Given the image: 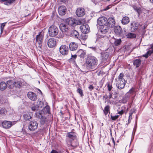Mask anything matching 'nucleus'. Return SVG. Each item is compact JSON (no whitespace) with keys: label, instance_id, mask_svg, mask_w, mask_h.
Listing matches in <instances>:
<instances>
[{"label":"nucleus","instance_id":"1","mask_svg":"<svg viewBox=\"0 0 153 153\" xmlns=\"http://www.w3.org/2000/svg\"><path fill=\"white\" fill-rule=\"evenodd\" d=\"M98 61L95 57L88 56L85 59V65L89 69H94L97 65Z\"/></svg>","mask_w":153,"mask_h":153},{"label":"nucleus","instance_id":"2","mask_svg":"<svg viewBox=\"0 0 153 153\" xmlns=\"http://www.w3.org/2000/svg\"><path fill=\"white\" fill-rule=\"evenodd\" d=\"M58 28L54 25L50 26L48 28V34L50 36L54 37L58 34Z\"/></svg>","mask_w":153,"mask_h":153},{"label":"nucleus","instance_id":"3","mask_svg":"<svg viewBox=\"0 0 153 153\" xmlns=\"http://www.w3.org/2000/svg\"><path fill=\"white\" fill-rule=\"evenodd\" d=\"M82 21L83 20H75L74 19L72 18H69L66 19V23L71 26H75L77 25H79L81 24Z\"/></svg>","mask_w":153,"mask_h":153},{"label":"nucleus","instance_id":"4","mask_svg":"<svg viewBox=\"0 0 153 153\" xmlns=\"http://www.w3.org/2000/svg\"><path fill=\"white\" fill-rule=\"evenodd\" d=\"M70 27L63 23L59 25L60 29L62 32H65L68 34L72 33V30Z\"/></svg>","mask_w":153,"mask_h":153},{"label":"nucleus","instance_id":"5","mask_svg":"<svg viewBox=\"0 0 153 153\" xmlns=\"http://www.w3.org/2000/svg\"><path fill=\"white\" fill-rule=\"evenodd\" d=\"M38 126L36 121L33 120L30 122L29 123L28 127L29 129L32 131H33L37 129Z\"/></svg>","mask_w":153,"mask_h":153},{"label":"nucleus","instance_id":"6","mask_svg":"<svg viewBox=\"0 0 153 153\" xmlns=\"http://www.w3.org/2000/svg\"><path fill=\"white\" fill-rule=\"evenodd\" d=\"M43 40V35L41 33H40L37 35L36 37V42L38 43V45L37 44V46L39 49H41L42 46V43Z\"/></svg>","mask_w":153,"mask_h":153},{"label":"nucleus","instance_id":"7","mask_svg":"<svg viewBox=\"0 0 153 153\" xmlns=\"http://www.w3.org/2000/svg\"><path fill=\"white\" fill-rule=\"evenodd\" d=\"M126 82L125 79H123V80H116V86L118 89H121L124 87Z\"/></svg>","mask_w":153,"mask_h":153},{"label":"nucleus","instance_id":"8","mask_svg":"<svg viewBox=\"0 0 153 153\" xmlns=\"http://www.w3.org/2000/svg\"><path fill=\"white\" fill-rule=\"evenodd\" d=\"M60 53L63 55H67L68 52V46L65 45H62L59 48Z\"/></svg>","mask_w":153,"mask_h":153},{"label":"nucleus","instance_id":"9","mask_svg":"<svg viewBox=\"0 0 153 153\" xmlns=\"http://www.w3.org/2000/svg\"><path fill=\"white\" fill-rule=\"evenodd\" d=\"M80 29L82 33H87L89 32L90 27L87 24L83 25L80 27Z\"/></svg>","mask_w":153,"mask_h":153},{"label":"nucleus","instance_id":"10","mask_svg":"<svg viewBox=\"0 0 153 153\" xmlns=\"http://www.w3.org/2000/svg\"><path fill=\"white\" fill-rule=\"evenodd\" d=\"M97 22L98 24L101 26L108 24L107 19L104 17L99 18L97 19Z\"/></svg>","mask_w":153,"mask_h":153},{"label":"nucleus","instance_id":"11","mask_svg":"<svg viewBox=\"0 0 153 153\" xmlns=\"http://www.w3.org/2000/svg\"><path fill=\"white\" fill-rule=\"evenodd\" d=\"M56 43V40L54 38H51L48 40L47 42V45L49 48H52L55 46Z\"/></svg>","mask_w":153,"mask_h":153},{"label":"nucleus","instance_id":"12","mask_svg":"<svg viewBox=\"0 0 153 153\" xmlns=\"http://www.w3.org/2000/svg\"><path fill=\"white\" fill-rule=\"evenodd\" d=\"M76 15L78 17H82L85 14V10L83 8H79L76 12Z\"/></svg>","mask_w":153,"mask_h":153},{"label":"nucleus","instance_id":"13","mask_svg":"<svg viewBox=\"0 0 153 153\" xmlns=\"http://www.w3.org/2000/svg\"><path fill=\"white\" fill-rule=\"evenodd\" d=\"M28 97L29 99L33 101H35L37 99L36 94L33 92L30 91L27 94Z\"/></svg>","mask_w":153,"mask_h":153},{"label":"nucleus","instance_id":"14","mask_svg":"<svg viewBox=\"0 0 153 153\" xmlns=\"http://www.w3.org/2000/svg\"><path fill=\"white\" fill-rule=\"evenodd\" d=\"M139 23L135 22H133L131 23V32H134L136 30L139 26Z\"/></svg>","mask_w":153,"mask_h":153},{"label":"nucleus","instance_id":"15","mask_svg":"<svg viewBox=\"0 0 153 153\" xmlns=\"http://www.w3.org/2000/svg\"><path fill=\"white\" fill-rule=\"evenodd\" d=\"M109 27L108 25V24L101 26L100 29V31L102 34H105L108 32L109 29Z\"/></svg>","mask_w":153,"mask_h":153},{"label":"nucleus","instance_id":"16","mask_svg":"<svg viewBox=\"0 0 153 153\" xmlns=\"http://www.w3.org/2000/svg\"><path fill=\"white\" fill-rule=\"evenodd\" d=\"M66 10V7L64 6H61L58 8V11L59 14L62 16L65 14Z\"/></svg>","mask_w":153,"mask_h":153},{"label":"nucleus","instance_id":"17","mask_svg":"<svg viewBox=\"0 0 153 153\" xmlns=\"http://www.w3.org/2000/svg\"><path fill=\"white\" fill-rule=\"evenodd\" d=\"M1 125L4 128H9L12 126V123L9 121H4L2 123Z\"/></svg>","mask_w":153,"mask_h":153},{"label":"nucleus","instance_id":"18","mask_svg":"<svg viewBox=\"0 0 153 153\" xmlns=\"http://www.w3.org/2000/svg\"><path fill=\"white\" fill-rule=\"evenodd\" d=\"M114 28V32L117 35H121L122 32V29L119 26H114L113 27Z\"/></svg>","mask_w":153,"mask_h":153},{"label":"nucleus","instance_id":"19","mask_svg":"<svg viewBox=\"0 0 153 153\" xmlns=\"http://www.w3.org/2000/svg\"><path fill=\"white\" fill-rule=\"evenodd\" d=\"M108 25L110 27H113L114 26L115 22L114 19L112 17L109 18L107 20Z\"/></svg>","mask_w":153,"mask_h":153},{"label":"nucleus","instance_id":"20","mask_svg":"<svg viewBox=\"0 0 153 153\" xmlns=\"http://www.w3.org/2000/svg\"><path fill=\"white\" fill-rule=\"evenodd\" d=\"M78 46V45L77 43L71 42L69 45V47L70 50L74 51L77 49Z\"/></svg>","mask_w":153,"mask_h":153},{"label":"nucleus","instance_id":"21","mask_svg":"<svg viewBox=\"0 0 153 153\" xmlns=\"http://www.w3.org/2000/svg\"><path fill=\"white\" fill-rule=\"evenodd\" d=\"M153 53V44L151 45L150 48L149 49V50L145 54L143 55V56L146 58H148V56H150Z\"/></svg>","mask_w":153,"mask_h":153},{"label":"nucleus","instance_id":"22","mask_svg":"<svg viewBox=\"0 0 153 153\" xmlns=\"http://www.w3.org/2000/svg\"><path fill=\"white\" fill-rule=\"evenodd\" d=\"M77 54L81 58L85 57L86 54V51L82 49L79 50L77 53Z\"/></svg>","mask_w":153,"mask_h":153},{"label":"nucleus","instance_id":"23","mask_svg":"<svg viewBox=\"0 0 153 153\" xmlns=\"http://www.w3.org/2000/svg\"><path fill=\"white\" fill-rule=\"evenodd\" d=\"M66 137L69 138L74 140L76 138V135L75 133L74 132H69L67 134Z\"/></svg>","mask_w":153,"mask_h":153},{"label":"nucleus","instance_id":"24","mask_svg":"<svg viewBox=\"0 0 153 153\" xmlns=\"http://www.w3.org/2000/svg\"><path fill=\"white\" fill-rule=\"evenodd\" d=\"M14 82L12 80L7 81L6 83L8 88H13L14 87Z\"/></svg>","mask_w":153,"mask_h":153},{"label":"nucleus","instance_id":"25","mask_svg":"<svg viewBox=\"0 0 153 153\" xmlns=\"http://www.w3.org/2000/svg\"><path fill=\"white\" fill-rule=\"evenodd\" d=\"M130 20L129 18L127 16L124 17L121 21V23L123 25H126L129 23Z\"/></svg>","mask_w":153,"mask_h":153},{"label":"nucleus","instance_id":"26","mask_svg":"<svg viewBox=\"0 0 153 153\" xmlns=\"http://www.w3.org/2000/svg\"><path fill=\"white\" fill-rule=\"evenodd\" d=\"M141 62V60L140 59H137L133 61V64L137 68L140 65Z\"/></svg>","mask_w":153,"mask_h":153},{"label":"nucleus","instance_id":"27","mask_svg":"<svg viewBox=\"0 0 153 153\" xmlns=\"http://www.w3.org/2000/svg\"><path fill=\"white\" fill-rule=\"evenodd\" d=\"M7 86V83L4 82H1L0 83V89L1 91L5 89Z\"/></svg>","mask_w":153,"mask_h":153},{"label":"nucleus","instance_id":"28","mask_svg":"<svg viewBox=\"0 0 153 153\" xmlns=\"http://www.w3.org/2000/svg\"><path fill=\"white\" fill-rule=\"evenodd\" d=\"M44 114L42 111H40L36 113V117L39 119H41L44 116Z\"/></svg>","mask_w":153,"mask_h":153},{"label":"nucleus","instance_id":"29","mask_svg":"<svg viewBox=\"0 0 153 153\" xmlns=\"http://www.w3.org/2000/svg\"><path fill=\"white\" fill-rule=\"evenodd\" d=\"M109 56L108 53L106 52L102 54V58L103 60L106 61L108 58Z\"/></svg>","mask_w":153,"mask_h":153},{"label":"nucleus","instance_id":"30","mask_svg":"<svg viewBox=\"0 0 153 153\" xmlns=\"http://www.w3.org/2000/svg\"><path fill=\"white\" fill-rule=\"evenodd\" d=\"M77 57L76 55H71V58L69 60L70 62H72L73 63H75V59Z\"/></svg>","mask_w":153,"mask_h":153},{"label":"nucleus","instance_id":"31","mask_svg":"<svg viewBox=\"0 0 153 153\" xmlns=\"http://www.w3.org/2000/svg\"><path fill=\"white\" fill-rule=\"evenodd\" d=\"M14 86L18 88H20L22 85V83L21 81H17L14 82Z\"/></svg>","mask_w":153,"mask_h":153},{"label":"nucleus","instance_id":"32","mask_svg":"<svg viewBox=\"0 0 153 153\" xmlns=\"http://www.w3.org/2000/svg\"><path fill=\"white\" fill-rule=\"evenodd\" d=\"M7 110L4 108H2L0 110V114L2 116H5L7 114Z\"/></svg>","mask_w":153,"mask_h":153},{"label":"nucleus","instance_id":"33","mask_svg":"<svg viewBox=\"0 0 153 153\" xmlns=\"http://www.w3.org/2000/svg\"><path fill=\"white\" fill-rule=\"evenodd\" d=\"M50 108L49 106L47 105L43 109V112L44 113H49L50 112Z\"/></svg>","mask_w":153,"mask_h":153},{"label":"nucleus","instance_id":"34","mask_svg":"<svg viewBox=\"0 0 153 153\" xmlns=\"http://www.w3.org/2000/svg\"><path fill=\"white\" fill-rule=\"evenodd\" d=\"M40 119V123L42 124H44L48 121V119L44 116Z\"/></svg>","mask_w":153,"mask_h":153},{"label":"nucleus","instance_id":"35","mask_svg":"<svg viewBox=\"0 0 153 153\" xmlns=\"http://www.w3.org/2000/svg\"><path fill=\"white\" fill-rule=\"evenodd\" d=\"M86 33H82L81 35L80 41L86 40L88 38V36L86 35Z\"/></svg>","mask_w":153,"mask_h":153},{"label":"nucleus","instance_id":"36","mask_svg":"<svg viewBox=\"0 0 153 153\" xmlns=\"http://www.w3.org/2000/svg\"><path fill=\"white\" fill-rule=\"evenodd\" d=\"M105 114L106 115L107 114L108 111H110V106L109 105H106L105 107L103 110Z\"/></svg>","mask_w":153,"mask_h":153},{"label":"nucleus","instance_id":"37","mask_svg":"<svg viewBox=\"0 0 153 153\" xmlns=\"http://www.w3.org/2000/svg\"><path fill=\"white\" fill-rule=\"evenodd\" d=\"M73 34V36H74L75 37L78 38L79 34L78 32L76 31V30H72V33H70V34Z\"/></svg>","mask_w":153,"mask_h":153},{"label":"nucleus","instance_id":"38","mask_svg":"<svg viewBox=\"0 0 153 153\" xmlns=\"http://www.w3.org/2000/svg\"><path fill=\"white\" fill-rule=\"evenodd\" d=\"M31 108L33 111L38 110L39 109L38 106L37 105H33L31 106Z\"/></svg>","mask_w":153,"mask_h":153},{"label":"nucleus","instance_id":"39","mask_svg":"<svg viewBox=\"0 0 153 153\" xmlns=\"http://www.w3.org/2000/svg\"><path fill=\"white\" fill-rule=\"evenodd\" d=\"M24 118L25 120H28L31 119V116L29 114H24L23 115Z\"/></svg>","mask_w":153,"mask_h":153},{"label":"nucleus","instance_id":"40","mask_svg":"<svg viewBox=\"0 0 153 153\" xmlns=\"http://www.w3.org/2000/svg\"><path fill=\"white\" fill-rule=\"evenodd\" d=\"M127 36L128 38H134L136 37V36L135 34L130 33L127 34Z\"/></svg>","mask_w":153,"mask_h":153},{"label":"nucleus","instance_id":"41","mask_svg":"<svg viewBox=\"0 0 153 153\" xmlns=\"http://www.w3.org/2000/svg\"><path fill=\"white\" fill-rule=\"evenodd\" d=\"M7 23V22H4L1 24V26H0L1 34L3 33L4 30V27L5 26L6 24Z\"/></svg>","mask_w":153,"mask_h":153},{"label":"nucleus","instance_id":"42","mask_svg":"<svg viewBox=\"0 0 153 153\" xmlns=\"http://www.w3.org/2000/svg\"><path fill=\"white\" fill-rule=\"evenodd\" d=\"M121 42V40L120 39L115 40L114 42V44L115 45L118 46L120 45Z\"/></svg>","mask_w":153,"mask_h":153},{"label":"nucleus","instance_id":"43","mask_svg":"<svg viewBox=\"0 0 153 153\" xmlns=\"http://www.w3.org/2000/svg\"><path fill=\"white\" fill-rule=\"evenodd\" d=\"M15 0H1V2H2L5 1H7V3H8L9 5L14 2Z\"/></svg>","mask_w":153,"mask_h":153},{"label":"nucleus","instance_id":"44","mask_svg":"<svg viewBox=\"0 0 153 153\" xmlns=\"http://www.w3.org/2000/svg\"><path fill=\"white\" fill-rule=\"evenodd\" d=\"M123 74L122 73H120L118 76V78L116 79V80H123V79H125L123 78Z\"/></svg>","mask_w":153,"mask_h":153},{"label":"nucleus","instance_id":"45","mask_svg":"<svg viewBox=\"0 0 153 153\" xmlns=\"http://www.w3.org/2000/svg\"><path fill=\"white\" fill-rule=\"evenodd\" d=\"M39 108H42L44 106V104L43 102L39 101L38 102L37 105Z\"/></svg>","mask_w":153,"mask_h":153},{"label":"nucleus","instance_id":"46","mask_svg":"<svg viewBox=\"0 0 153 153\" xmlns=\"http://www.w3.org/2000/svg\"><path fill=\"white\" fill-rule=\"evenodd\" d=\"M111 119L113 120H115L119 117V115L112 116V115H111Z\"/></svg>","mask_w":153,"mask_h":153},{"label":"nucleus","instance_id":"47","mask_svg":"<svg viewBox=\"0 0 153 153\" xmlns=\"http://www.w3.org/2000/svg\"><path fill=\"white\" fill-rule=\"evenodd\" d=\"M128 93L132 94H134L135 93V89L134 88H132L130 89L128 92Z\"/></svg>","mask_w":153,"mask_h":153},{"label":"nucleus","instance_id":"48","mask_svg":"<svg viewBox=\"0 0 153 153\" xmlns=\"http://www.w3.org/2000/svg\"><path fill=\"white\" fill-rule=\"evenodd\" d=\"M134 9L135 10H136L137 12L139 14H140L141 13V11L140 8L136 7V8H134Z\"/></svg>","mask_w":153,"mask_h":153},{"label":"nucleus","instance_id":"49","mask_svg":"<svg viewBox=\"0 0 153 153\" xmlns=\"http://www.w3.org/2000/svg\"><path fill=\"white\" fill-rule=\"evenodd\" d=\"M77 92L79 93L81 96L83 95L82 91L80 88H78L77 90Z\"/></svg>","mask_w":153,"mask_h":153},{"label":"nucleus","instance_id":"50","mask_svg":"<svg viewBox=\"0 0 153 153\" xmlns=\"http://www.w3.org/2000/svg\"><path fill=\"white\" fill-rule=\"evenodd\" d=\"M107 87H108V89L109 91H111V90L112 86L111 85H110V83L108 82L107 83Z\"/></svg>","mask_w":153,"mask_h":153},{"label":"nucleus","instance_id":"51","mask_svg":"<svg viewBox=\"0 0 153 153\" xmlns=\"http://www.w3.org/2000/svg\"><path fill=\"white\" fill-rule=\"evenodd\" d=\"M86 40L80 41L82 44L83 45H86V42H85Z\"/></svg>","mask_w":153,"mask_h":153},{"label":"nucleus","instance_id":"52","mask_svg":"<svg viewBox=\"0 0 153 153\" xmlns=\"http://www.w3.org/2000/svg\"><path fill=\"white\" fill-rule=\"evenodd\" d=\"M88 88L90 91H92L94 87L92 85H91L89 86Z\"/></svg>","mask_w":153,"mask_h":153},{"label":"nucleus","instance_id":"53","mask_svg":"<svg viewBox=\"0 0 153 153\" xmlns=\"http://www.w3.org/2000/svg\"><path fill=\"white\" fill-rule=\"evenodd\" d=\"M50 153H59L55 150H52Z\"/></svg>","mask_w":153,"mask_h":153},{"label":"nucleus","instance_id":"54","mask_svg":"<svg viewBox=\"0 0 153 153\" xmlns=\"http://www.w3.org/2000/svg\"><path fill=\"white\" fill-rule=\"evenodd\" d=\"M108 97V96L105 94L103 96V98L104 100H106Z\"/></svg>","mask_w":153,"mask_h":153},{"label":"nucleus","instance_id":"55","mask_svg":"<svg viewBox=\"0 0 153 153\" xmlns=\"http://www.w3.org/2000/svg\"><path fill=\"white\" fill-rule=\"evenodd\" d=\"M123 113V110H122L121 111H120L118 112V114L120 115H122Z\"/></svg>","mask_w":153,"mask_h":153},{"label":"nucleus","instance_id":"56","mask_svg":"<svg viewBox=\"0 0 153 153\" xmlns=\"http://www.w3.org/2000/svg\"><path fill=\"white\" fill-rule=\"evenodd\" d=\"M132 113H129V119H130V118L131 119H132Z\"/></svg>","mask_w":153,"mask_h":153},{"label":"nucleus","instance_id":"57","mask_svg":"<svg viewBox=\"0 0 153 153\" xmlns=\"http://www.w3.org/2000/svg\"><path fill=\"white\" fill-rule=\"evenodd\" d=\"M5 2L4 3V4L5 5H9V4L8 3H7V1H5Z\"/></svg>","mask_w":153,"mask_h":153},{"label":"nucleus","instance_id":"58","mask_svg":"<svg viewBox=\"0 0 153 153\" xmlns=\"http://www.w3.org/2000/svg\"><path fill=\"white\" fill-rule=\"evenodd\" d=\"M112 141H113V143L115 145V141L114 140V139L113 137H112Z\"/></svg>","mask_w":153,"mask_h":153},{"label":"nucleus","instance_id":"59","mask_svg":"<svg viewBox=\"0 0 153 153\" xmlns=\"http://www.w3.org/2000/svg\"><path fill=\"white\" fill-rule=\"evenodd\" d=\"M111 97H112V94L110 93L109 95V98H111Z\"/></svg>","mask_w":153,"mask_h":153},{"label":"nucleus","instance_id":"60","mask_svg":"<svg viewBox=\"0 0 153 153\" xmlns=\"http://www.w3.org/2000/svg\"><path fill=\"white\" fill-rule=\"evenodd\" d=\"M147 26V25H145L144 26L143 29H145V28H146Z\"/></svg>","mask_w":153,"mask_h":153},{"label":"nucleus","instance_id":"61","mask_svg":"<svg viewBox=\"0 0 153 153\" xmlns=\"http://www.w3.org/2000/svg\"><path fill=\"white\" fill-rule=\"evenodd\" d=\"M130 122H131V121L130 120L129 118L128 120V124L129 123H130Z\"/></svg>","mask_w":153,"mask_h":153},{"label":"nucleus","instance_id":"62","mask_svg":"<svg viewBox=\"0 0 153 153\" xmlns=\"http://www.w3.org/2000/svg\"><path fill=\"white\" fill-rule=\"evenodd\" d=\"M60 37L62 38L63 37V35H61L60 36H59Z\"/></svg>","mask_w":153,"mask_h":153},{"label":"nucleus","instance_id":"63","mask_svg":"<svg viewBox=\"0 0 153 153\" xmlns=\"http://www.w3.org/2000/svg\"><path fill=\"white\" fill-rule=\"evenodd\" d=\"M151 2L152 3H153V0H150Z\"/></svg>","mask_w":153,"mask_h":153}]
</instances>
